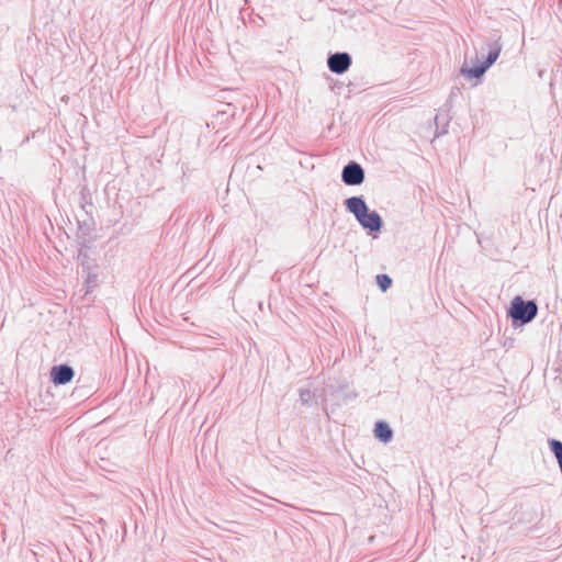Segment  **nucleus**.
I'll return each mask as SVG.
<instances>
[{
	"label": "nucleus",
	"instance_id": "6",
	"mask_svg": "<svg viewBox=\"0 0 562 562\" xmlns=\"http://www.w3.org/2000/svg\"><path fill=\"white\" fill-rule=\"evenodd\" d=\"M488 53L484 60V64L490 68L498 58L503 45L501 43V36H494L488 43H487Z\"/></svg>",
	"mask_w": 562,
	"mask_h": 562
},
{
	"label": "nucleus",
	"instance_id": "5",
	"mask_svg": "<svg viewBox=\"0 0 562 562\" xmlns=\"http://www.w3.org/2000/svg\"><path fill=\"white\" fill-rule=\"evenodd\" d=\"M75 376V371L69 364H58L50 369V381L55 385H65L69 383Z\"/></svg>",
	"mask_w": 562,
	"mask_h": 562
},
{
	"label": "nucleus",
	"instance_id": "13",
	"mask_svg": "<svg viewBox=\"0 0 562 562\" xmlns=\"http://www.w3.org/2000/svg\"><path fill=\"white\" fill-rule=\"evenodd\" d=\"M376 284L381 289V291L385 292L392 285V279L387 274H378L376 276Z\"/></svg>",
	"mask_w": 562,
	"mask_h": 562
},
{
	"label": "nucleus",
	"instance_id": "1",
	"mask_svg": "<svg viewBox=\"0 0 562 562\" xmlns=\"http://www.w3.org/2000/svg\"><path fill=\"white\" fill-rule=\"evenodd\" d=\"M346 210L351 213L360 226L369 233H379L383 227V220L376 211H370L362 195L350 196L344 202Z\"/></svg>",
	"mask_w": 562,
	"mask_h": 562
},
{
	"label": "nucleus",
	"instance_id": "9",
	"mask_svg": "<svg viewBox=\"0 0 562 562\" xmlns=\"http://www.w3.org/2000/svg\"><path fill=\"white\" fill-rule=\"evenodd\" d=\"M487 69L488 67L482 61L473 67H462L461 74L468 78H481Z\"/></svg>",
	"mask_w": 562,
	"mask_h": 562
},
{
	"label": "nucleus",
	"instance_id": "3",
	"mask_svg": "<svg viewBox=\"0 0 562 562\" xmlns=\"http://www.w3.org/2000/svg\"><path fill=\"white\" fill-rule=\"evenodd\" d=\"M366 178L364 169L362 166L353 160H350L341 171V180L346 186H360Z\"/></svg>",
	"mask_w": 562,
	"mask_h": 562
},
{
	"label": "nucleus",
	"instance_id": "7",
	"mask_svg": "<svg viewBox=\"0 0 562 562\" xmlns=\"http://www.w3.org/2000/svg\"><path fill=\"white\" fill-rule=\"evenodd\" d=\"M373 431L375 438H378L383 443L390 442L393 438V430L386 422H376Z\"/></svg>",
	"mask_w": 562,
	"mask_h": 562
},
{
	"label": "nucleus",
	"instance_id": "14",
	"mask_svg": "<svg viewBox=\"0 0 562 562\" xmlns=\"http://www.w3.org/2000/svg\"><path fill=\"white\" fill-rule=\"evenodd\" d=\"M550 450L557 458V460H560L562 458V441L557 439H550L549 440Z\"/></svg>",
	"mask_w": 562,
	"mask_h": 562
},
{
	"label": "nucleus",
	"instance_id": "12",
	"mask_svg": "<svg viewBox=\"0 0 562 562\" xmlns=\"http://www.w3.org/2000/svg\"><path fill=\"white\" fill-rule=\"evenodd\" d=\"M315 398V393L310 389H300V400L304 405H312Z\"/></svg>",
	"mask_w": 562,
	"mask_h": 562
},
{
	"label": "nucleus",
	"instance_id": "8",
	"mask_svg": "<svg viewBox=\"0 0 562 562\" xmlns=\"http://www.w3.org/2000/svg\"><path fill=\"white\" fill-rule=\"evenodd\" d=\"M78 261L81 267V272L91 269H98L97 261L93 258H91L88 251L85 250L82 247L78 251Z\"/></svg>",
	"mask_w": 562,
	"mask_h": 562
},
{
	"label": "nucleus",
	"instance_id": "15",
	"mask_svg": "<svg viewBox=\"0 0 562 562\" xmlns=\"http://www.w3.org/2000/svg\"><path fill=\"white\" fill-rule=\"evenodd\" d=\"M558 463H559V467H560V471L562 473V458L560 460H558Z\"/></svg>",
	"mask_w": 562,
	"mask_h": 562
},
{
	"label": "nucleus",
	"instance_id": "4",
	"mask_svg": "<svg viewBox=\"0 0 562 562\" xmlns=\"http://www.w3.org/2000/svg\"><path fill=\"white\" fill-rule=\"evenodd\" d=\"M352 64V58L350 54L346 52H337L334 54H330L327 58V67L328 69L336 74V75H342L350 68Z\"/></svg>",
	"mask_w": 562,
	"mask_h": 562
},
{
	"label": "nucleus",
	"instance_id": "16",
	"mask_svg": "<svg viewBox=\"0 0 562 562\" xmlns=\"http://www.w3.org/2000/svg\"><path fill=\"white\" fill-rule=\"evenodd\" d=\"M558 463H559V467H560V471L562 473V458L560 460H558Z\"/></svg>",
	"mask_w": 562,
	"mask_h": 562
},
{
	"label": "nucleus",
	"instance_id": "10",
	"mask_svg": "<svg viewBox=\"0 0 562 562\" xmlns=\"http://www.w3.org/2000/svg\"><path fill=\"white\" fill-rule=\"evenodd\" d=\"M82 274L85 277L86 294H88L97 286L99 276L97 269L82 271Z\"/></svg>",
	"mask_w": 562,
	"mask_h": 562
},
{
	"label": "nucleus",
	"instance_id": "2",
	"mask_svg": "<svg viewBox=\"0 0 562 562\" xmlns=\"http://www.w3.org/2000/svg\"><path fill=\"white\" fill-rule=\"evenodd\" d=\"M538 314V305L533 300H524L517 295L510 301L507 316L514 327L524 326L535 319Z\"/></svg>",
	"mask_w": 562,
	"mask_h": 562
},
{
	"label": "nucleus",
	"instance_id": "11",
	"mask_svg": "<svg viewBox=\"0 0 562 562\" xmlns=\"http://www.w3.org/2000/svg\"><path fill=\"white\" fill-rule=\"evenodd\" d=\"M435 123L437 126L436 136L448 133L449 121L447 117L442 116L441 114H437L435 116Z\"/></svg>",
	"mask_w": 562,
	"mask_h": 562
}]
</instances>
